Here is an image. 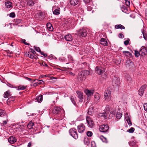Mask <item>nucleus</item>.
<instances>
[{
    "instance_id": "f257e3e1",
    "label": "nucleus",
    "mask_w": 147,
    "mask_h": 147,
    "mask_svg": "<svg viewBox=\"0 0 147 147\" xmlns=\"http://www.w3.org/2000/svg\"><path fill=\"white\" fill-rule=\"evenodd\" d=\"M116 109L112 106H110L109 105H107L105 109V111L107 116L109 115V113L113 115H115L116 112Z\"/></svg>"
},
{
    "instance_id": "f03ea898",
    "label": "nucleus",
    "mask_w": 147,
    "mask_h": 147,
    "mask_svg": "<svg viewBox=\"0 0 147 147\" xmlns=\"http://www.w3.org/2000/svg\"><path fill=\"white\" fill-rule=\"evenodd\" d=\"M53 113L55 114H59L61 113L62 116L64 115V111L61 108L58 106L55 107L53 110Z\"/></svg>"
},
{
    "instance_id": "7ed1b4c3",
    "label": "nucleus",
    "mask_w": 147,
    "mask_h": 147,
    "mask_svg": "<svg viewBox=\"0 0 147 147\" xmlns=\"http://www.w3.org/2000/svg\"><path fill=\"white\" fill-rule=\"evenodd\" d=\"M111 91L107 90L104 93V98L105 100L107 101H110L111 99Z\"/></svg>"
},
{
    "instance_id": "20e7f679",
    "label": "nucleus",
    "mask_w": 147,
    "mask_h": 147,
    "mask_svg": "<svg viewBox=\"0 0 147 147\" xmlns=\"http://www.w3.org/2000/svg\"><path fill=\"white\" fill-rule=\"evenodd\" d=\"M70 134L74 138L77 139L78 138V135L76 129L74 128H71L69 130Z\"/></svg>"
},
{
    "instance_id": "39448f33",
    "label": "nucleus",
    "mask_w": 147,
    "mask_h": 147,
    "mask_svg": "<svg viewBox=\"0 0 147 147\" xmlns=\"http://www.w3.org/2000/svg\"><path fill=\"white\" fill-rule=\"evenodd\" d=\"M109 127L107 125L103 124L99 127V130L100 132H105L108 131Z\"/></svg>"
},
{
    "instance_id": "423d86ee",
    "label": "nucleus",
    "mask_w": 147,
    "mask_h": 147,
    "mask_svg": "<svg viewBox=\"0 0 147 147\" xmlns=\"http://www.w3.org/2000/svg\"><path fill=\"white\" fill-rule=\"evenodd\" d=\"M78 35L80 36L85 37L87 35V32L86 29H82L78 31Z\"/></svg>"
},
{
    "instance_id": "0eeeda50",
    "label": "nucleus",
    "mask_w": 147,
    "mask_h": 147,
    "mask_svg": "<svg viewBox=\"0 0 147 147\" xmlns=\"http://www.w3.org/2000/svg\"><path fill=\"white\" fill-rule=\"evenodd\" d=\"M96 73L100 75L102 74L105 71V69L101 67L97 66L95 68Z\"/></svg>"
},
{
    "instance_id": "6e6552de",
    "label": "nucleus",
    "mask_w": 147,
    "mask_h": 147,
    "mask_svg": "<svg viewBox=\"0 0 147 147\" xmlns=\"http://www.w3.org/2000/svg\"><path fill=\"white\" fill-rule=\"evenodd\" d=\"M85 130V126L83 123H81L78 126V130L79 132L82 133Z\"/></svg>"
},
{
    "instance_id": "1a4fd4ad",
    "label": "nucleus",
    "mask_w": 147,
    "mask_h": 147,
    "mask_svg": "<svg viewBox=\"0 0 147 147\" xmlns=\"http://www.w3.org/2000/svg\"><path fill=\"white\" fill-rule=\"evenodd\" d=\"M126 67L129 69L132 68L134 66L133 62L130 59H128L126 63Z\"/></svg>"
},
{
    "instance_id": "9d476101",
    "label": "nucleus",
    "mask_w": 147,
    "mask_h": 147,
    "mask_svg": "<svg viewBox=\"0 0 147 147\" xmlns=\"http://www.w3.org/2000/svg\"><path fill=\"white\" fill-rule=\"evenodd\" d=\"M86 121L89 127L92 128L94 126V122L91 118L87 117L86 118Z\"/></svg>"
},
{
    "instance_id": "9b49d317",
    "label": "nucleus",
    "mask_w": 147,
    "mask_h": 147,
    "mask_svg": "<svg viewBox=\"0 0 147 147\" xmlns=\"http://www.w3.org/2000/svg\"><path fill=\"white\" fill-rule=\"evenodd\" d=\"M83 74L81 73V72L79 73L78 76V80L80 82H81L82 81L84 80L86 78L83 75Z\"/></svg>"
},
{
    "instance_id": "f8f14e48",
    "label": "nucleus",
    "mask_w": 147,
    "mask_h": 147,
    "mask_svg": "<svg viewBox=\"0 0 147 147\" xmlns=\"http://www.w3.org/2000/svg\"><path fill=\"white\" fill-rule=\"evenodd\" d=\"M84 92L89 97L93 95L94 93V90L86 89L85 90Z\"/></svg>"
},
{
    "instance_id": "ddd939ff",
    "label": "nucleus",
    "mask_w": 147,
    "mask_h": 147,
    "mask_svg": "<svg viewBox=\"0 0 147 147\" xmlns=\"http://www.w3.org/2000/svg\"><path fill=\"white\" fill-rule=\"evenodd\" d=\"M140 53L142 56L146 55L147 54V48L146 47L141 48L140 50Z\"/></svg>"
},
{
    "instance_id": "4468645a",
    "label": "nucleus",
    "mask_w": 147,
    "mask_h": 147,
    "mask_svg": "<svg viewBox=\"0 0 147 147\" xmlns=\"http://www.w3.org/2000/svg\"><path fill=\"white\" fill-rule=\"evenodd\" d=\"M26 56L29 57L31 59H36V56L31 52H28L26 53Z\"/></svg>"
},
{
    "instance_id": "2eb2a0df",
    "label": "nucleus",
    "mask_w": 147,
    "mask_h": 147,
    "mask_svg": "<svg viewBox=\"0 0 147 147\" xmlns=\"http://www.w3.org/2000/svg\"><path fill=\"white\" fill-rule=\"evenodd\" d=\"M100 98V94L98 93H95L94 98V100L95 103H97L99 101V99Z\"/></svg>"
},
{
    "instance_id": "dca6fc26",
    "label": "nucleus",
    "mask_w": 147,
    "mask_h": 147,
    "mask_svg": "<svg viewBox=\"0 0 147 147\" xmlns=\"http://www.w3.org/2000/svg\"><path fill=\"white\" fill-rule=\"evenodd\" d=\"M76 93L77 94L78 97L80 98V101L82 102L83 101V93L80 91H77Z\"/></svg>"
},
{
    "instance_id": "f3484780",
    "label": "nucleus",
    "mask_w": 147,
    "mask_h": 147,
    "mask_svg": "<svg viewBox=\"0 0 147 147\" xmlns=\"http://www.w3.org/2000/svg\"><path fill=\"white\" fill-rule=\"evenodd\" d=\"M100 43L104 46H107L108 45V42L105 38H102L100 41Z\"/></svg>"
},
{
    "instance_id": "a211bd4d",
    "label": "nucleus",
    "mask_w": 147,
    "mask_h": 147,
    "mask_svg": "<svg viewBox=\"0 0 147 147\" xmlns=\"http://www.w3.org/2000/svg\"><path fill=\"white\" fill-rule=\"evenodd\" d=\"M16 141V139L15 137L11 136L8 139V142L11 144H14Z\"/></svg>"
},
{
    "instance_id": "6ab92c4d",
    "label": "nucleus",
    "mask_w": 147,
    "mask_h": 147,
    "mask_svg": "<svg viewBox=\"0 0 147 147\" xmlns=\"http://www.w3.org/2000/svg\"><path fill=\"white\" fill-rule=\"evenodd\" d=\"M65 40L67 41H71L72 40V37L70 34H68L65 36Z\"/></svg>"
},
{
    "instance_id": "aec40b11",
    "label": "nucleus",
    "mask_w": 147,
    "mask_h": 147,
    "mask_svg": "<svg viewBox=\"0 0 147 147\" xmlns=\"http://www.w3.org/2000/svg\"><path fill=\"white\" fill-rule=\"evenodd\" d=\"M60 8L59 7H57V8L55 9L53 11V13L54 14L57 15H59L60 13Z\"/></svg>"
},
{
    "instance_id": "412c9836",
    "label": "nucleus",
    "mask_w": 147,
    "mask_h": 147,
    "mask_svg": "<svg viewBox=\"0 0 147 147\" xmlns=\"http://www.w3.org/2000/svg\"><path fill=\"white\" fill-rule=\"evenodd\" d=\"M5 5L7 8L12 7V3L11 2L7 1L5 2Z\"/></svg>"
},
{
    "instance_id": "4be33fe9",
    "label": "nucleus",
    "mask_w": 147,
    "mask_h": 147,
    "mask_svg": "<svg viewBox=\"0 0 147 147\" xmlns=\"http://www.w3.org/2000/svg\"><path fill=\"white\" fill-rule=\"evenodd\" d=\"M71 4L73 6H75L78 4V0H71L70 1Z\"/></svg>"
},
{
    "instance_id": "5701e85b",
    "label": "nucleus",
    "mask_w": 147,
    "mask_h": 147,
    "mask_svg": "<svg viewBox=\"0 0 147 147\" xmlns=\"http://www.w3.org/2000/svg\"><path fill=\"white\" fill-rule=\"evenodd\" d=\"M36 100L38 102H41L43 100V97L42 95H40V96L36 97Z\"/></svg>"
},
{
    "instance_id": "b1692460",
    "label": "nucleus",
    "mask_w": 147,
    "mask_h": 147,
    "mask_svg": "<svg viewBox=\"0 0 147 147\" xmlns=\"http://www.w3.org/2000/svg\"><path fill=\"white\" fill-rule=\"evenodd\" d=\"M10 92L9 91H7L5 92L4 94V97L5 98H7L11 95Z\"/></svg>"
},
{
    "instance_id": "393cba45",
    "label": "nucleus",
    "mask_w": 147,
    "mask_h": 147,
    "mask_svg": "<svg viewBox=\"0 0 147 147\" xmlns=\"http://www.w3.org/2000/svg\"><path fill=\"white\" fill-rule=\"evenodd\" d=\"M34 125V123L32 121H30L28 124L27 127L28 129H31Z\"/></svg>"
},
{
    "instance_id": "a878e982",
    "label": "nucleus",
    "mask_w": 147,
    "mask_h": 147,
    "mask_svg": "<svg viewBox=\"0 0 147 147\" xmlns=\"http://www.w3.org/2000/svg\"><path fill=\"white\" fill-rule=\"evenodd\" d=\"M81 72V73H82L83 74V75L86 77V76L88 75L90 73L89 71H88L86 70H84Z\"/></svg>"
},
{
    "instance_id": "bb28decb",
    "label": "nucleus",
    "mask_w": 147,
    "mask_h": 147,
    "mask_svg": "<svg viewBox=\"0 0 147 147\" xmlns=\"http://www.w3.org/2000/svg\"><path fill=\"white\" fill-rule=\"evenodd\" d=\"M81 72V73H82L83 74V75L86 77V76L88 75L90 73L89 71H88L86 70H84Z\"/></svg>"
},
{
    "instance_id": "cd10ccee",
    "label": "nucleus",
    "mask_w": 147,
    "mask_h": 147,
    "mask_svg": "<svg viewBox=\"0 0 147 147\" xmlns=\"http://www.w3.org/2000/svg\"><path fill=\"white\" fill-rule=\"evenodd\" d=\"M27 4L29 6H33L34 4V1L33 0H28Z\"/></svg>"
},
{
    "instance_id": "c85d7f7f",
    "label": "nucleus",
    "mask_w": 147,
    "mask_h": 147,
    "mask_svg": "<svg viewBox=\"0 0 147 147\" xmlns=\"http://www.w3.org/2000/svg\"><path fill=\"white\" fill-rule=\"evenodd\" d=\"M26 86L25 85H19L18 87V90H24L26 88Z\"/></svg>"
},
{
    "instance_id": "c756f323",
    "label": "nucleus",
    "mask_w": 147,
    "mask_h": 147,
    "mask_svg": "<svg viewBox=\"0 0 147 147\" xmlns=\"http://www.w3.org/2000/svg\"><path fill=\"white\" fill-rule=\"evenodd\" d=\"M115 28L116 29L120 28L121 29H125L124 27L121 24L117 25L115 26Z\"/></svg>"
},
{
    "instance_id": "7c9ffc66",
    "label": "nucleus",
    "mask_w": 147,
    "mask_h": 147,
    "mask_svg": "<svg viewBox=\"0 0 147 147\" xmlns=\"http://www.w3.org/2000/svg\"><path fill=\"white\" fill-rule=\"evenodd\" d=\"M123 53L125 55L128 57H130L131 55V54L128 51H123Z\"/></svg>"
},
{
    "instance_id": "2f4dec72",
    "label": "nucleus",
    "mask_w": 147,
    "mask_h": 147,
    "mask_svg": "<svg viewBox=\"0 0 147 147\" xmlns=\"http://www.w3.org/2000/svg\"><path fill=\"white\" fill-rule=\"evenodd\" d=\"M47 28L48 30L50 31H52L53 30V27L51 24L50 23H47Z\"/></svg>"
},
{
    "instance_id": "473e14b6",
    "label": "nucleus",
    "mask_w": 147,
    "mask_h": 147,
    "mask_svg": "<svg viewBox=\"0 0 147 147\" xmlns=\"http://www.w3.org/2000/svg\"><path fill=\"white\" fill-rule=\"evenodd\" d=\"M142 32L143 34V37L145 40H147V36L146 34V33L144 29L142 30Z\"/></svg>"
},
{
    "instance_id": "72a5a7b5",
    "label": "nucleus",
    "mask_w": 147,
    "mask_h": 147,
    "mask_svg": "<svg viewBox=\"0 0 147 147\" xmlns=\"http://www.w3.org/2000/svg\"><path fill=\"white\" fill-rule=\"evenodd\" d=\"M100 138L103 142L106 143H107L108 142V141L107 138L104 137L103 136H101L100 137Z\"/></svg>"
},
{
    "instance_id": "f704fd0d",
    "label": "nucleus",
    "mask_w": 147,
    "mask_h": 147,
    "mask_svg": "<svg viewBox=\"0 0 147 147\" xmlns=\"http://www.w3.org/2000/svg\"><path fill=\"white\" fill-rule=\"evenodd\" d=\"M84 143L86 145H88L90 143V141L87 138H85L84 139Z\"/></svg>"
},
{
    "instance_id": "c9c22d12",
    "label": "nucleus",
    "mask_w": 147,
    "mask_h": 147,
    "mask_svg": "<svg viewBox=\"0 0 147 147\" xmlns=\"http://www.w3.org/2000/svg\"><path fill=\"white\" fill-rule=\"evenodd\" d=\"M122 114L120 113H117L116 115V117L118 119H120L122 116Z\"/></svg>"
},
{
    "instance_id": "e433bc0d",
    "label": "nucleus",
    "mask_w": 147,
    "mask_h": 147,
    "mask_svg": "<svg viewBox=\"0 0 147 147\" xmlns=\"http://www.w3.org/2000/svg\"><path fill=\"white\" fill-rule=\"evenodd\" d=\"M93 111V108L92 107H90L89 108L88 113L91 115L92 114V113Z\"/></svg>"
},
{
    "instance_id": "4c0bfd02",
    "label": "nucleus",
    "mask_w": 147,
    "mask_h": 147,
    "mask_svg": "<svg viewBox=\"0 0 147 147\" xmlns=\"http://www.w3.org/2000/svg\"><path fill=\"white\" fill-rule=\"evenodd\" d=\"M5 114V112L2 109H0V117H2Z\"/></svg>"
},
{
    "instance_id": "58836bf2",
    "label": "nucleus",
    "mask_w": 147,
    "mask_h": 147,
    "mask_svg": "<svg viewBox=\"0 0 147 147\" xmlns=\"http://www.w3.org/2000/svg\"><path fill=\"white\" fill-rule=\"evenodd\" d=\"M14 100V98L13 97H11L9 98L7 100V103L8 104V103L10 102H13Z\"/></svg>"
},
{
    "instance_id": "ea45409f",
    "label": "nucleus",
    "mask_w": 147,
    "mask_h": 147,
    "mask_svg": "<svg viewBox=\"0 0 147 147\" xmlns=\"http://www.w3.org/2000/svg\"><path fill=\"white\" fill-rule=\"evenodd\" d=\"M134 54L135 57H138L140 55H141L140 52H139L138 51H135Z\"/></svg>"
},
{
    "instance_id": "a19ab883",
    "label": "nucleus",
    "mask_w": 147,
    "mask_h": 147,
    "mask_svg": "<svg viewBox=\"0 0 147 147\" xmlns=\"http://www.w3.org/2000/svg\"><path fill=\"white\" fill-rule=\"evenodd\" d=\"M70 99L72 102V103L75 105H76V103L74 100V97L72 96H71L70 97Z\"/></svg>"
},
{
    "instance_id": "79ce46f5",
    "label": "nucleus",
    "mask_w": 147,
    "mask_h": 147,
    "mask_svg": "<svg viewBox=\"0 0 147 147\" xmlns=\"http://www.w3.org/2000/svg\"><path fill=\"white\" fill-rule=\"evenodd\" d=\"M134 128L132 127L127 130V131L130 133H132L134 132Z\"/></svg>"
},
{
    "instance_id": "37998d69",
    "label": "nucleus",
    "mask_w": 147,
    "mask_h": 147,
    "mask_svg": "<svg viewBox=\"0 0 147 147\" xmlns=\"http://www.w3.org/2000/svg\"><path fill=\"white\" fill-rule=\"evenodd\" d=\"M39 63L41 66H47V65L44 61L39 62Z\"/></svg>"
},
{
    "instance_id": "c03bdc74",
    "label": "nucleus",
    "mask_w": 147,
    "mask_h": 147,
    "mask_svg": "<svg viewBox=\"0 0 147 147\" xmlns=\"http://www.w3.org/2000/svg\"><path fill=\"white\" fill-rule=\"evenodd\" d=\"M144 91L140 89L139 90V94L140 95V96H141L143 95L144 93Z\"/></svg>"
},
{
    "instance_id": "a18cd8bd",
    "label": "nucleus",
    "mask_w": 147,
    "mask_h": 147,
    "mask_svg": "<svg viewBox=\"0 0 147 147\" xmlns=\"http://www.w3.org/2000/svg\"><path fill=\"white\" fill-rule=\"evenodd\" d=\"M87 136L88 137H91L92 136V133L91 131H88L87 132Z\"/></svg>"
},
{
    "instance_id": "49530a36",
    "label": "nucleus",
    "mask_w": 147,
    "mask_h": 147,
    "mask_svg": "<svg viewBox=\"0 0 147 147\" xmlns=\"http://www.w3.org/2000/svg\"><path fill=\"white\" fill-rule=\"evenodd\" d=\"M146 85H143L141 87V88L140 89H141L142 90L144 91V90L145 89H146Z\"/></svg>"
},
{
    "instance_id": "de8ad7c7",
    "label": "nucleus",
    "mask_w": 147,
    "mask_h": 147,
    "mask_svg": "<svg viewBox=\"0 0 147 147\" xmlns=\"http://www.w3.org/2000/svg\"><path fill=\"white\" fill-rule=\"evenodd\" d=\"M125 4L127 6L130 5V1L129 0H125Z\"/></svg>"
},
{
    "instance_id": "09e8293b",
    "label": "nucleus",
    "mask_w": 147,
    "mask_h": 147,
    "mask_svg": "<svg viewBox=\"0 0 147 147\" xmlns=\"http://www.w3.org/2000/svg\"><path fill=\"white\" fill-rule=\"evenodd\" d=\"M9 16L10 17L13 18H14L15 16V14L14 13V12H12L11 13L9 14Z\"/></svg>"
},
{
    "instance_id": "8fccbe9b",
    "label": "nucleus",
    "mask_w": 147,
    "mask_h": 147,
    "mask_svg": "<svg viewBox=\"0 0 147 147\" xmlns=\"http://www.w3.org/2000/svg\"><path fill=\"white\" fill-rule=\"evenodd\" d=\"M34 48L35 50L37 52H40L41 51L40 49L38 47H37L36 46H34Z\"/></svg>"
},
{
    "instance_id": "3c124183",
    "label": "nucleus",
    "mask_w": 147,
    "mask_h": 147,
    "mask_svg": "<svg viewBox=\"0 0 147 147\" xmlns=\"http://www.w3.org/2000/svg\"><path fill=\"white\" fill-rule=\"evenodd\" d=\"M49 77V74L46 75H41L39 77V78H41L44 77Z\"/></svg>"
},
{
    "instance_id": "603ef678",
    "label": "nucleus",
    "mask_w": 147,
    "mask_h": 147,
    "mask_svg": "<svg viewBox=\"0 0 147 147\" xmlns=\"http://www.w3.org/2000/svg\"><path fill=\"white\" fill-rule=\"evenodd\" d=\"M119 36L120 38H123L124 37L123 35V34L121 33H120L119 34Z\"/></svg>"
},
{
    "instance_id": "864d4df0",
    "label": "nucleus",
    "mask_w": 147,
    "mask_h": 147,
    "mask_svg": "<svg viewBox=\"0 0 147 147\" xmlns=\"http://www.w3.org/2000/svg\"><path fill=\"white\" fill-rule=\"evenodd\" d=\"M129 42V41L128 40H125L124 42V44L125 45H127Z\"/></svg>"
},
{
    "instance_id": "5fc2aeb1",
    "label": "nucleus",
    "mask_w": 147,
    "mask_h": 147,
    "mask_svg": "<svg viewBox=\"0 0 147 147\" xmlns=\"http://www.w3.org/2000/svg\"><path fill=\"white\" fill-rule=\"evenodd\" d=\"M22 40V42L25 44V45H29V43H28L26 42V40L25 39H23Z\"/></svg>"
},
{
    "instance_id": "6e6d98bb",
    "label": "nucleus",
    "mask_w": 147,
    "mask_h": 147,
    "mask_svg": "<svg viewBox=\"0 0 147 147\" xmlns=\"http://www.w3.org/2000/svg\"><path fill=\"white\" fill-rule=\"evenodd\" d=\"M40 53L42 55H43L45 57H47V55L46 54L44 53L43 52L41 51L40 52Z\"/></svg>"
},
{
    "instance_id": "4d7b16f0",
    "label": "nucleus",
    "mask_w": 147,
    "mask_h": 147,
    "mask_svg": "<svg viewBox=\"0 0 147 147\" xmlns=\"http://www.w3.org/2000/svg\"><path fill=\"white\" fill-rule=\"evenodd\" d=\"M91 0H84V1L86 3H89Z\"/></svg>"
},
{
    "instance_id": "13d9d810",
    "label": "nucleus",
    "mask_w": 147,
    "mask_h": 147,
    "mask_svg": "<svg viewBox=\"0 0 147 147\" xmlns=\"http://www.w3.org/2000/svg\"><path fill=\"white\" fill-rule=\"evenodd\" d=\"M127 121V123H128V124L130 126H131V125H132L131 122L130 121V119H129L128 120V121Z\"/></svg>"
},
{
    "instance_id": "bf43d9fd",
    "label": "nucleus",
    "mask_w": 147,
    "mask_h": 147,
    "mask_svg": "<svg viewBox=\"0 0 147 147\" xmlns=\"http://www.w3.org/2000/svg\"><path fill=\"white\" fill-rule=\"evenodd\" d=\"M38 81L39 82V83H38V84H42L44 82L42 80H39Z\"/></svg>"
},
{
    "instance_id": "052dcab7",
    "label": "nucleus",
    "mask_w": 147,
    "mask_h": 147,
    "mask_svg": "<svg viewBox=\"0 0 147 147\" xmlns=\"http://www.w3.org/2000/svg\"><path fill=\"white\" fill-rule=\"evenodd\" d=\"M145 13L146 19L147 20V8L145 10Z\"/></svg>"
},
{
    "instance_id": "680f3d73",
    "label": "nucleus",
    "mask_w": 147,
    "mask_h": 147,
    "mask_svg": "<svg viewBox=\"0 0 147 147\" xmlns=\"http://www.w3.org/2000/svg\"><path fill=\"white\" fill-rule=\"evenodd\" d=\"M30 50L31 51L30 52H31L35 55V53H36L32 49H31Z\"/></svg>"
},
{
    "instance_id": "e2e57ef3",
    "label": "nucleus",
    "mask_w": 147,
    "mask_h": 147,
    "mask_svg": "<svg viewBox=\"0 0 147 147\" xmlns=\"http://www.w3.org/2000/svg\"><path fill=\"white\" fill-rule=\"evenodd\" d=\"M38 83H34L33 84V86H36L37 85H38Z\"/></svg>"
},
{
    "instance_id": "0e129e2a",
    "label": "nucleus",
    "mask_w": 147,
    "mask_h": 147,
    "mask_svg": "<svg viewBox=\"0 0 147 147\" xmlns=\"http://www.w3.org/2000/svg\"><path fill=\"white\" fill-rule=\"evenodd\" d=\"M7 124V121H3V125H6Z\"/></svg>"
},
{
    "instance_id": "69168bd1",
    "label": "nucleus",
    "mask_w": 147,
    "mask_h": 147,
    "mask_svg": "<svg viewBox=\"0 0 147 147\" xmlns=\"http://www.w3.org/2000/svg\"><path fill=\"white\" fill-rule=\"evenodd\" d=\"M125 119L126 121H128V120L129 119H130L129 117L128 116H127V117H125Z\"/></svg>"
},
{
    "instance_id": "338daca9",
    "label": "nucleus",
    "mask_w": 147,
    "mask_h": 147,
    "mask_svg": "<svg viewBox=\"0 0 147 147\" xmlns=\"http://www.w3.org/2000/svg\"><path fill=\"white\" fill-rule=\"evenodd\" d=\"M31 144L30 142L28 144V147H30L31 146Z\"/></svg>"
},
{
    "instance_id": "774afa93",
    "label": "nucleus",
    "mask_w": 147,
    "mask_h": 147,
    "mask_svg": "<svg viewBox=\"0 0 147 147\" xmlns=\"http://www.w3.org/2000/svg\"><path fill=\"white\" fill-rule=\"evenodd\" d=\"M26 79L28 80V81H31L32 80V79H31L28 78L27 77H26Z\"/></svg>"
}]
</instances>
